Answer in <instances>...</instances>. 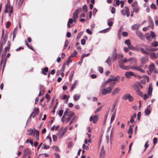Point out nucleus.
I'll list each match as a JSON object with an SVG mask.
<instances>
[{"label":"nucleus","instance_id":"nucleus-21","mask_svg":"<svg viewBox=\"0 0 158 158\" xmlns=\"http://www.w3.org/2000/svg\"><path fill=\"white\" fill-rule=\"evenodd\" d=\"M124 9H126V15L127 16L129 17L130 15V11L129 8L127 6H125Z\"/></svg>","mask_w":158,"mask_h":158},{"label":"nucleus","instance_id":"nucleus-40","mask_svg":"<svg viewBox=\"0 0 158 158\" xmlns=\"http://www.w3.org/2000/svg\"><path fill=\"white\" fill-rule=\"evenodd\" d=\"M69 108H67L65 110V111L63 115L65 116L67 115H68V114L69 112Z\"/></svg>","mask_w":158,"mask_h":158},{"label":"nucleus","instance_id":"nucleus-34","mask_svg":"<svg viewBox=\"0 0 158 158\" xmlns=\"http://www.w3.org/2000/svg\"><path fill=\"white\" fill-rule=\"evenodd\" d=\"M77 85V81H76L73 84V85L72 86L70 89V91H72L73 89L75 88L76 86V85Z\"/></svg>","mask_w":158,"mask_h":158},{"label":"nucleus","instance_id":"nucleus-30","mask_svg":"<svg viewBox=\"0 0 158 158\" xmlns=\"http://www.w3.org/2000/svg\"><path fill=\"white\" fill-rule=\"evenodd\" d=\"M140 50L141 52L144 54H147L149 53L148 52L144 49L143 48H140Z\"/></svg>","mask_w":158,"mask_h":158},{"label":"nucleus","instance_id":"nucleus-11","mask_svg":"<svg viewBox=\"0 0 158 158\" xmlns=\"http://www.w3.org/2000/svg\"><path fill=\"white\" fill-rule=\"evenodd\" d=\"M148 57L146 56H144L142 57L141 59V61L142 64H144L146 63L148 60Z\"/></svg>","mask_w":158,"mask_h":158},{"label":"nucleus","instance_id":"nucleus-14","mask_svg":"<svg viewBox=\"0 0 158 158\" xmlns=\"http://www.w3.org/2000/svg\"><path fill=\"white\" fill-rule=\"evenodd\" d=\"M48 68L47 67H45L44 68L42 69L41 70V73L44 75L47 74V73L48 71Z\"/></svg>","mask_w":158,"mask_h":158},{"label":"nucleus","instance_id":"nucleus-15","mask_svg":"<svg viewBox=\"0 0 158 158\" xmlns=\"http://www.w3.org/2000/svg\"><path fill=\"white\" fill-rule=\"evenodd\" d=\"M128 62V59L126 58H125L123 60H121L118 62L119 65H120V64H121L123 65H124V63H126Z\"/></svg>","mask_w":158,"mask_h":158},{"label":"nucleus","instance_id":"nucleus-6","mask_svg":"<svg viewBox=\"0 0 158 158\" xmlns=\"http://www.w3.org/2000/svg\"><path fill=\"white\" fill-rule=\"evenodd\" d=\"M135 90L137 92L138 94L140 96L142 97L143 94L142 92L140 91V88L139 86L135 85L133 87Z\"/></svg>","mask_w":158,"mask_h":158},{"label":"nucleus","instance_id":"nucleus-4","mask_svg":"<svg viewBox=\"0 0 158 158\" xmlns=\"http://www.w3.org/2000/svg\"><path fill=\"white\" fill-rule=\"evenodd\" d=\"M81 8H78L73 13V18L75 23H76L77 21V19L78 17V14L81 11Z\"/></svg>","mask_w":158,"mask_h":158},{"label":"nucleus","instance_id":"nucleus-58","mask_svg":"<svg viewBox=\"0 0 158 158\" xmlns=\"http://www.w3.org/2000/svg\"><path fill=\"white\" fill-rule=\"evenodd\" d=\"M83 32H81L78 34L77 36V39H79L83 34Z\"/></svg>","mask_w":158,"mask_h":158},{"label":"nucleus","instance_id":"nucleus-20","mask_svg":"<svg viewBox=\"0 0 158 158\" xmlns=\"http://www.w3.org/2000/svg\"><path fill=\"white\" fill-rule=\"evenodd\" d=\"M68 117H69L71 119L72 118L75 116V114L73 112L70 111L69 112L68 114Z\"/></svg>","mask_w":158,"mask_h":158},{"label":"nucleus","instance_id":"nucleus-23","mask_svg":"<svg viewBox=\"0 0 158 158\" xmlns=\"http://www.w3.org/2000/svg\"><path fill=\"white\" fill-rule=\"evenodd\" d=\"M80 97V95L79 94H75L73 96V99L75 101H77L78 100Z\"/></svg>","mask_w":158,"mask_h":158},{"label":"nucleus","instance_id":"nucleus-59","mask_svg":"<svg viewBox=\"0 0 158 158\" xmlns=\"http://www.w3.org/2000/svg\"><path fill=\"white\" fill-rule=\"evenodd\" d=\"M98 70L101 73H103V69L102 67H98Z\"/></svg>","mask_w":158,"mask_h":158},{"label":"nucleus","instance_id":"nucleus-43","mask_svg":"<svg viewBox=\"0 0 158 158\" xmlns=\"http://www.w3.org/2000/svg\"><path fill=\"white\" fill-rule=\"evenodd\" d=\"M111 58L110 57H109L107 59L106 61V62L107 63L108 65H110L111 63Z\"/></svg>","mask_w":158,"mask_h":158},{"label":"nucleus","instance_id":"nucleus-13","mask_svg":"<svg viewBox=\"0 0 158 158\" xmlns=\"http://www.w3.org/2000/svg\"><path fill=\"white\" fill-rule=\"evenodd\" d=\"M140 25V24L139 23L134 24L132 26L131 29L132 30H137L139 28Z\"/></svg>","mask_w":158,"mask_h":158},{"label":"nucleus","instance_id":"nucleus-61","mask_svg":"<svg viewBox=\"0 0 158 158\" xmlns=\"http://www.w3.org/2000/svg\"><path fill=\"white\" fill-rule=\"evenodd\" d=\"M143 77L147 80V81L148 82L149 81V77L147 75H144L143 76Z\"/></svg>","mask_w":158,"mask_h":158},{"label":"nucleus","instance_id":"nucleus-16","mask_svg":"<svg viewBox=\"0 0 158 158\" xmlns=\"http://www.w3.org/2000/svg\"><path fill=\"white\" fill-rule=\"evenodd\" d=\"M119 67L122 69L128 70L130 68V66H124V65H123L121 64H120V65H119Z\"/></svg>","mask_w":158,"mask_h":158},{"label":"nucleus","instance_id":"nucleus-64","mask_svg":"<svg viewBox=\"0 0 158 158\" xmlns=\"http://www.w3.org/2000/svg\"><path fill=\"white\" fill-rule=\"evenodd\" d=\"M18 31V29L17 28H15L13 31V35H16Z\"/></svg>","mask_w":158,"mask_h":158},{"label":"nucleus","instance_id":"nucleus-7","mask_svg":"<svg viewBox=\"0 0 158 158\" xmlns=\"http://www.w3.org/2000/svg\"><path fill=\"white\" fill-rule=\"evenodd\" d=\"M98 119V117L97 115L91 116L89 118V120L90 121H93L94 123H96Z\"/></svg>","mask_w":158,"mask_h":158},{"label":"nucleus","instance_id":"nucleus-45","mask_svg":"<svg viewBox=\"0 0 158 158\" xmlns=\"http://www.w3.org/2000/svg\"><path fill=\"white\" fill-rule=\"evenodd\" d=\"M52 148L55 151H58L59 149L58 147L56 146H54L52 147Z\"/></svg>","mask_w":158,"mask_h":158},{"label":"nucleus","instance_id":"nucleus-48","mask_svg":"<svg viewBox=\"0 0 158 158\" xmlns=\"http://www.w3.org/2000/svg\"><path fill=\"white\" fill-rule=\"evenodd\" d=\"M140 67H131V68L132 69L134 70H137L139 71L140 69Z\"/></svg>","mask_w":158,"mask_h":158},{"label":"nucleus","instance_id":"nucleus-35","mask_svg":"<svg viewBox=\"0 0 158 158\" xmlns=\"http://www.w3.org/2000/svg\"><path fill=\"white\" fill-rule=\"evenodd\" d=\"M25 42L26 43V45L29 48V49L32 50H34L32 48V46H31L27 42V41L25 40Z\"/></svg>","mask_w":158,"mask_h":158},{"label":"nucleus","instance_id":"nucleus-3","mask_svg":"<svg viewBox=\"0 0 158 158\" xmlns=\"http://www.w3.org/2000/svg\"><path fill=\"white\" fill-rule=\"evenodd\" d=\"M4 11L5 13L9 12V16L11 17V14L13 12V7L10 6V2H8L6 5Z\"/></svg>","mask_w":158,"mask_h":158},{"label":"nucleus","instance_id":"nucleus-62","mask_svg":"<svg viewBox=\"0 0 158 158\" xmlns=\"http://www.w3.org/2000/svg\"><path fill=\"white\" fill-rule=\"evenodd\" d=\"M121 13L122 15H126V9H123L121 11Z\"/></svg>","mask_w":158,"mask_h":158},{"label":"nucleus","instance_id":"nucleus-63","mask_svg":"<svg viewBox=\"0 0 158 158\" xmlns=\"http://www.w3.org/2000/svg\"><path fill=\"white\" fill-rule=\"evenodd\" d=\"M81 43L83 45H85V40L84 39H82L81 40Z\"/></svg>","mask_w":158,"mask_h":158},{"label":"nucleus","instance_id":"nucleus-1","mask_svg":"<svg viewBox=\"0 0 158 158\" xmlns=\"http://www.w3.org/2000/svg\"><path fill=\"white\" fill-rule=\"evenodd\" d=\"M10 47V42L9 41H8L7 43V46L4 49V51L2 53V59L0 62V66L2 65V64L4 63L3 69L5 65V64L6 61V55L7 52H9Z\"/></svg>","mask_w":158,"mask_h":158},{"label":"nucleus","instance_id":"nucleus-19","mask_svg":"<svg viewBox=\"0 0 158 158\" xmlns=\"http://www.w3.org/2000/svg\"><path fill=\"white\" fill-rule=\"evenodd\" d=\"M117 53L116 49H115L113 52L112 57L114 60H115L117 58Z\"/></svg>","mask_w":158,"mask_h":158},{"label":"nucleus","instance_id":"nucleus-12","mask_svg":"<svg viewBox=\"0 0 158 158\" xmlns=\"http://www.w3.org/2000/svg\"><path fill=\"white\" fill-rule=\"evenodd\" d=\"M67 129V127H65L64 129L61 132H60V135L59 136V138H62L63 136V135L66 132Z\"/></svg>","mask_w":158,"mask_h":158},{"label":"nucleus","instance_id":"nucleus-60","mask_svg":"<svg viewBox=\"0 0 158 158\" xmlns=\"http://www.w3.org/2000/svg\"><path fill=\"white\" fill-rule=\"evenodd\" d=\"M83 9L85 10V12H87V6L86 5H85L84 6H83Z\"/></svg>","mask_w":158,"mask_h":158},{"label":"nucleus","instance_id":"nucleus-5","mask_svg":"<svg viewBox=\"0 0 158 158\" xmlns=\"http://www.w3.org/2000/svg\"><path fill=\"white\" fill-rule=\"evenodd\" d=\"M123 99L124 100L128 99L129 101L132 102L134 98L133 97L129 94H127L123 96Z\"/></svg>","mask_w":158,"mask_h":158},{"label":"nucleus","instance_id":"nucleus-36","mask_svg":"<svg viewBox=\"0 0 158 158\" xmlns=\"http://www.w3.org/2000/svg\"><path fill=\"white\" fill-rule=\"evenodd\" d=\"M103 107L102 106H100L95 111V114H96L98 112L100 111L101 110Z\"/></svg>","mask_w":158,"mask_h":158},{"label":"nucleus","instance_id":"nucleus-42","mask_svg":"<svg viewBox=\"0 0 158 158\" xmlns=\"http://www.w3.org/2000/svg\"><path fill=\"white\" fill-rule=\"evenodd\" d=\"M152 46L154 47H156L158 46V42L157 41H154L152 44Z\"/></svg>","mask_w":158,"mask_h":158},{"label":"nucleus","instance_id":"nucleus-9","mask_svg":"<svg viewBox=\"0 0 158 158\" xmlns=\"http://www.w3.org/2000/svg\"><path fill=\"white\" fill-rule=\"evenodd\" d=\"M33 137L37 140L39 139V131L37 130H35L34 131Z\"/></svg>","mask_w":158,"mask_h":158},{"label":"nucleus","instance_id":"nucleus-18","mask_svg":"<svg viewBox=\"0 0 158 158\" xmlns=\"http://www.w3.org/2000/svg\"><path fill=\"white\" fill-rule=\"evenodd\" d=\"M152 85L150 84L149 88H148V96H151L152 93Z\"/></svg>","mask_w":158,"mask_h":158},{"label":"nucleus","instance_id":"nucleus-24","mask_svg":"<svg viewBox=\"0 0 158 158\" xmlns=\"http://www.w3.org/2000/svg\"><path fill=\"white\" fill-rule=\"evenodd\" d=\"M112 81H116L117 80L116 79V78H114V79L112 78H110L106 81L105 82L106 84H107V83H108L109 82H111Z\"/></svg>","mask_w":158,"mask_h":158},{"label":"nucleus","instance_id":"nucleus-26","mask_svg":"<svg viewBox=\"0 0 158 158\" xmlns=\"http://www.w3.org/2000/svg\"><path fill=\"white\" fill-rule=\"evenodd\" d=\"M34 131L31 128L27 131V135H31L33 133H34Z\"/></svg>","mask_w":158,"mask_h":158},{"label":"nucleus","instance_id":"nucleus-44","mask_svg":"<svg viewBox=\"0 0 158 158\" xmlns=\"http://www.w3.org/2000/svg\"><path fill=\"white\" fill-rule=\"evenodd\" d=\"M128 48L131 50H134L135 49V48L133 47L132 45L131 44H130L129 45H128Z\"/></svg>","mask_w":158,"mask_h":158},{"label":"nucleus","instance_id":"nucleus-10","mask_svg":"<svg viewBox=\"0 0 158 158\" xmlns=\"http://www.w3.org/2000/svg\"><path fill=\"white\" fill-rule=\"evenodd\" d=\"M7 40L3 39L2 41L1 42L0 44V52H1L2 51V49L3 48V46L6 43Z\"/></svg>","mask_w":158,"mask_h":158},{"label":"nucleus","instance_id":"nucleus-52","mask_svg":"<svg viewBox=\"0 0 158 158\" xmlns=\"http://www.w3.org/2000/svg\"><path fill=\"white\" fill-rule=\"evenodd\" d=\"M63 113V110H60L59 111L58 114L60 117H61Z\"/></svg>","mask_w":158,"mask_h":158},{"label":"nucleus","instance_id":"nucleus-39","mask_svg":"<svg viewBox=\"0 0 158 158\" xmlns=\"http://www.w3.org/2000/svg\"><path fill=\"white\" fill-rule=\"evenodd\" d=\"M46 140H47L48 141V142L49 144L50 145L51 144V141H52V139H51V137L48 136L46 137Z\"/></svg>","mask_w":158,"mask_h":158},{"label":"nucleus","instance_id":"nucleus-53","mask_svg":"<svg viewBox=\"0 0 158 158\" xmlns=\"http://www.w3.org/2000/svg\"><path fill=\"white\" fill-rule=\"evenodd\" d=\"M44 148V149H48L49 148V146L48 145H47L46 144L44 143L43 145Z\"/></svg>","mask_w":158,"mask_h":158},{"label":"nucleus","instance_id":"nucleus-17","mask_svg":"<svg viewBox=\"0 0 158 158\" xmlns=\"http://www.w3.org/2000/svg\"><path fill=\"white\" fill-rule=\"evenodd\" d=\"M120 90V89L119 88H117L113 90L112 93V95L113 96L115 95L116 94H117Z\"/></svg>","mask_w":158,"mask_h":158},{"label":"nucleus","instance_id":"nucleus-37","mask_svg":"<svg viewBox=\"0 0 158 158\" xmlns=\"http://www.w3.org/2000/svg\"><path fill=\"white\" fill-rule=\"evenodd\" d=\"M77 52L76 50H74V53H72L71 56H70L71 57H73L74 56H76L77 55Z\"/></svg>","mask_w":158,"mask_h":158},{"label":"nucleus","instance_id":"nucleus-22","mask_svg":"<svg viewBox=\"0 0 158 158\" xmlns=\"http://www.w3.org/2000/svg\"><path fill=\"white\" fill-rule=\"evenodd\" d=\"M136 34L137 36L140 39H142L143 37V35L140 31H137L136 32Z\"/></svg>","mask_w":158,"mask_h":158},{"label":"nucleus","instance_id":"nucleus-28","mask_svg":"<svg viewBox=\"0 0 158 158\" xmlns=\"http://www.w3.org/2000/svg\"><path fill=\"white\" fill-rule=\"evenodd\" d=\"M146 49L148 51L150 52H153L156 50L154 48L151 47H147Z\"/></svg>","mask_w":158,"mask_h":158},{"label":"nucleus","instance_id":"nucleus-29","mask_svg":"<svg viewBox=\"0 0 158 158\" xmlns=\"http://www.w3.org/2000/svg\"><path fill=\"white\" fill-rule=\"evenodd\" d=\"M149 21L150 24L151 25V27L152 28H153L154 26V23L152 19L151 18H149Z\"/></svg>","mask_w":158,"mask_h":158},{"label":"nucleus","instance_id":"nucleus-31","mask_svg":"<svg viewBox=\"0 0 158 158\" xmlns=\"http://www.w3.org/2000/svg\"><path fill=\"white\" fill-rule=\"evenodd\" d=\"M133 132V128L131 125L130 126L129 129L128 131V133L129 134H131Z\"/></svg>","mask_w":158,"mask_h":158},{"label":"nucleus","instance_id":"nucleus-32","mask_svg":"<svg viewBox=\"0 0 158 158\" xmlns=\"http://www.w3.org/2000/svg\"><path fill=\"white\" fill-rule=\"evenodd\" d=\"M150 56L152 59H155L156 58V55L155 53H150Z\"/></svg>","mask_w":158,"mask_h":158},{"label":"nucleus","instance_id":"nucleus-46","mask_svg":"<svg viewBox=\"0 0 158 158\" xmlns=\"http://www.w3.org/2000/svg\"><path fill=\"white\" fill-rule=\"evenodd\" d=\"M125 43L127 44L128 46L131 44L130 40L128 39L125 40Z\"/></svg>","mask_w":158,"mask_h":158},{"label":"nucleus","instance_id":"nucleus-25","mask_svg":"<svg viewBox=\"0 0 158 158\" xmlns=\"http://www.w3.org/2000/svg\"><path fill=\"white\" fill-rule=\"evenodd\" d=\"M155 68V65L153 64H152L149 66L148 69L150 71L152 72L153 71Z\"/></svg>","mask_w":158,"mask_h":158},{"label":"nucleus","instance_id":"nucleus-41","mask_svg":"<svg viewBox=\"0 0 158 158\" xmlns=\"http://www.w3.org/2000/svg\"><path fill=\"white\" fill-rule=\"evenodd\" d=\"M116 114L115 113H113L111 116V123L114 120Z\"/></svg>","mask_w":158,"mask_h":158},{"label":"nucleus","instance_id":"nucleus-8","mask_svg":"<svg viewBox=\"0 0 158 158\" xmlns=\"http://www.w3.org/2000/svg\"><path fill=\"white\" fill-rule=\"evenodd\" d=\"M125 75L127 78H129L131 76H135V74L131 71L126 72L125 73Z\"/></svg>","mask_w":158,"mask_h":158},{"label":"nucleus","instance_id":"nucleus-54","mask_svg":"<svg viewBox=\"0 0 158 158\" xmlns=\"http://www.w3.org/2000/svg\"><path fill=\"white\" fill-rule=\"evenodd\" d=\"M36 114L34 113V112H32L30 115V119L31 118V117H32L33 118H34L36 116Z\"/></svg>","mask_w":158,"mask_h":158},{"label":"nucleus","instance_id":"nucleus-50","mask_svg":"<svg viewBox=\"0 0 158 158\" xmlns=\"http://www.w3.org/2000/svg\"><path fill=\"white\" fill-rule=\"evenodd\" d=\"M132 6L134 8L136 6H138V3L137 2H134L132 4Z\"/></svg>","mask_w":158,"mask_h":158},{"label":"nucleus","instance_id":"nucleus-38","mask_svg":"<svg viewBox=\"0 0 158 158\" xmlns=\"http://www.w3.org/2000/svg\"><path fill=\"white\" fill-rule=\"evenodd\" d=\"M71 57L69 56L67 61L66 64L67 65H69L70 63L72 62V60L71 59Z\"/></svg>","mask_w":158,"mask_h":158},{"label":"nucleus","instance_id":"nucleus-55","mask_svg":"<svg viewBox=\"0 0 158 158\" xmlns=\"http://www.w3.org/2000/svg\"><path fill=\"white\" fill-rule=\"evenodd\" d=\"M74 73V72H73V71H72L71 73V74H70V77H69L70 80L71 81H72L73 76Z\"/></svg>","mask_w":158,"mask_h":158},{"label":"nucleus","instance_id":"nucleus-2","mask_svg":"<svg viewBox=\"0 0 158 158\" xmlns=\"http://www.w3.org/2000/svg\"><path fill=\"white\" fill-rule=\"evenodd\" d=\"M115 84V83L113 82L111 83L109 87H107L106 89H104L102 91V94L103 95H105L107 94H109L111 92Z\"/></svg>","mask_w":158,"mask_h":158},{"label":"nucleus","instance_id":"nucleus-47","mask_svg":"<svg viewBox=\"0 0 158 158\" xmlns=\"http://www.w3.org/2000/svg\"><path fill=\"white\" fill-rule=\"evenodd\" d=\"M151 7L152 8L154 9L155 10L157 9V7L156 5L153 3H152L151 6Z\"/></svg>","mask_w":158,"mask_h":158},{"label":"nucleus","instance_id":"nucleus-57","mask_svg":"<svg viewBox=\"0 0 158 158\" xmlns=\"http://www.w3.org/2000/svg\"><path fill=\"white\" fill-rule=\"evenodd\" d=\"M148 141H147L146 142L145 144L144 147H145V149H144V152L147 149V148L148 146Z\"/></svg>","mask_w":158,"mask_h":158},{"label":"nucleus","instance_id":"nucleus-56","mask_svg":"<svg viewBox=\"0 0 158 158\" xmlns=\"http://www.w3.org/2000/svg\"><path fill=\"white\" fill-rule=\"evenodd\" d=\"M110 77L111 78H113L114 79V78H116L117 81L118 80V79H120V77L119 76H117L116 77H115L114 76L111 75H110Z\"/></svg>","mask_w":158,"mask_h":158},{"label":"nucleus","instance_id":"nucleus-49","mask_svg":"<svg viewBox=\"0 0 158 158\" xmlns=\"http://www.w3.org/2000/svg\"><path fill=\"white\" fill-rule=\"evenodd\" d=\"M151 112V111L149 109H147L145 111V113L146 114L148 115Z\"/></svg>","mask_w":158,"mask_h":158},{"label":"nucleus","instance_id":"nucleus-51","mask_svg":"<svg viewBox=\"0 0 158 158\" xmlns=\"http://www.w3.org/2000/svg\"><path fill=\"white\" fill-rule=\"evenodd\" d=\"M68 44H69L68 41V40H66L65 42L64 45V48H63L64 49L66 48L68 46Z\"/></svg>","mask_w":158,"mask_h":158},{"label":"nucleus","instance_id":"nucleus-33","mask_svg":"<svg viewBox=\"0 0 158 158\" xmlns=\"http://www.w3.org/2000/svg\"><path fill=\"white\" fill-rule=\"evenodd\" d=\"M139 11V9L138 6H136L135 7L133 8V11L136 13H137Z\"/></svg>","mask_w":158,"mask_h":158},{"label":"nucleus","instance_id":"nucleus-27","mask_svg":"<svg viewBox=\"0 0 158 158\" xmlns=\"http://www.w3.org/2000/svg\"><path fill=\"white\" fill-rule=\"evenodd\" d=\"M33 112H34L36 114H38L39 113V109L38 108L34 107Z\"/></svg>","mask_w":158,"mask_h":158}]
</instances>
